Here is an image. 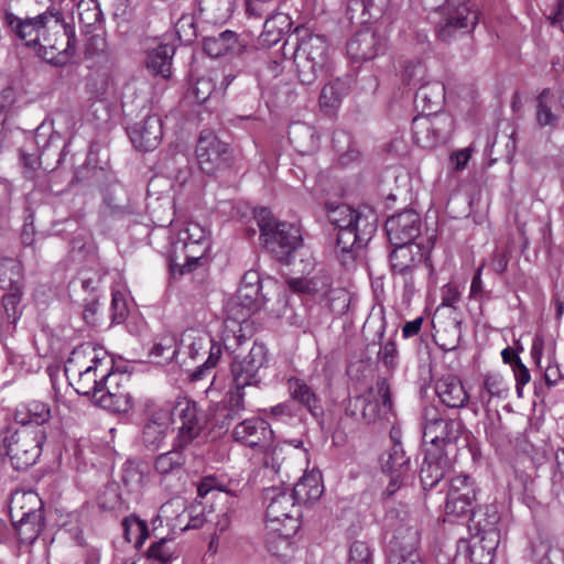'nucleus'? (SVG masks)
I'll list each match as a JSON object with an SVG mask.
<instances>
[{"mask_svg": "<svg viewBox=\"0 0 564 564\" xmlns=\"http://www.w3.org/2000/svg\"><path fill=\"white\" fill-rule=\"evenodd\" d=\"M200 242H209L207 230L198 223L189 221L178 230L175 238L172 240L171 246Z\"/></svg>", "mask_w": 564, "mask_h": 564, "instance_id": "nucleus-51", "label": "nucleus"}, {"mask_svg": "<svg viewBox=\"0 0 564 564\" xmlns=\"http://www.w3.org/2000/svg\"><path fill=\"white\" fill-rule=\"evenodd\" d=\"M286 535V528H281L279 531L269 530L267 538V549L271 556L275 557L281 564H288L294 556V544L292 536Z\"/></svg>", "mask_w": 564, "mask_h": 564, "instance_id": "nucleus-33", "label": "nucleus"}, {"mask_svg": "<svg viewBox=\"0 0 564 564\" xmlns=\"http://www.w3.org/2000/svg\"><path fill=\"white\" fill-rule=\"evenodd\" d=\"M425 77L426 67L422 62H410L405 65L402 79L406 85L419 88L427 83Z\"/></svg>", "mask_w": 564, "mask_h": 564, "instance_id": "nucleus-54", "label": "nucleus"}, {"mask_svg": "<svg viewBox=\"0 0 564 564\" xmlns=\"http://www.w3.org/2000/svg\"><path fill=\"white\" fill-rule=\"evenodd\" d=\"M478 487L468 475H457L449 480L445 512L455 517L468 516L477 500Z\"/></svg>", "mask_w": 564, "mask_h": 564, "instance_id": "nucleus-17", "label": "nucleus"}, {"mask_svg": "<svg viewBox=\"0 0 564 564\" xmlns=\"http://www.w3.org/2000/svg\"><path fill=\"white\" fill-rule=\"evenodd\" d=\"M328 221L336 230L335 252L343 265L354 262L356 251L364 248L377 230L373 215H365L348 205L332 208Z\"/></svg>", "mask_w": 564, "mask_h": 564, "instance_id": "nucleus-3", "label": "nucleus"}, {"mask_svg": "<svg viewBox=\"0 0 564 564\" xmlns=\"http://www.w3.org/2000/svg\"><path fill=\"white\" fill-rule=\"evenodd\" d=\"M4 22L15 37L52 65L67 64L75 52L74 29L56 9L25 19L6 12Z\"/></svg>", "mask_w": 564, "mask_h": 564, "instance_id": "nucleus-1", "label": "nucleus"}, {"mask_svg": "<svg viewBox=\"0 0 564 564\" xmlns=\"http://www.w3.org/2000/svg\"><path fill=\"white\" fill-rule=\"evenodd\" d=\"M112 369L107 352L93 343L75 347L65 362V375L78 394L95 399Z\"/></svg>", "mask_w": 564, "mask_h": 564, "instance_id": "nucleus-2", "label": "nucleus"}, {"mask_svg": "<svg viewBox=\"0 0 564 564\" xmlns=\"http://www.w3.org/2000/svg\"><path fill=\"white\" fill-rule=\"evenodd\" d=\"M349 564H372L371 551L367 543L362 541H355L349 547L348 554Z\"/></svg>", "mask_w": 564, "mask_h": 564, "instance_id": "nucleus-58", "label": "nucleus"}, {"mask_svg": "<svg viewBox=\"0 0 564 564\" xmlns=\"http://www.w3.org/2000/svg\"><path fill=\"white\" fill-rule=\"evenodd\" d=\"M232 437L250 448L264 451L271 447L274 433L265 420L254 416L238 423L232 430Z\"/></svg>", "mask_w": 564, "mask_h": 564, "instance_id": "nucleus-18", "label": "nucleus"}, {"mask_svg": "<svg viewBox=\"0 0 564 564\" xmlns=\"http://www.w3.org/2000/svg\"><path fill=\"white\" fill-rule=\"evenodd\" d=\"M288 43L294 46L293 61L299 80L312 85L326 72L328 46L324 36L304 28H296Z\"/></svg>", "mask_w": 564, "mask_h": 564, "instance_id": "nucleus-4", "label": "nucleus"}, {"mask_svg": "<svg viewBox=\"0 0 564 564\" xmlns=\"http://www.w3.org/2000/svg\"><path fill=\"white\" fill-rule=\"evenodd\" d=\"M384 329H386V322L383 319H381L379 328L377 330V337H378L379 344H380V349L378 351V358L387 368H394L398 362L397 345L392 337L387 340H383L384 339Z\"/></svg>", "mask_w": 564, "mask_h": 564, "instance_id": "nucleus-50", "label": "nucleus"}, {"mask_svg": "<svg viewBox=\"0 0 564 564\" xmlns=\"http://www.w3.org/2000/svg\"><path fill=\"white\" fill-rule=\"evenodd\" d=\"M292 26L290 17L285 13H274L265 18L260 42L264 46H273L282 40Z\"/></svg>", "mask_w": 564, "mask_h": 564, "instance_id": "nucleus-35", "label": "nucleus"}, {"mask_svg": "<svg viewBox=\"0 0 564 564\" xmlns=\"http://www.w3.org/2000/svg\"><path fill=\"white\" fill-rule=\"evenodd\" d=\"M264 495L269 500L265 512L268 530L286 528V535L295 534L300 528L301 509L291 490L271 487Z\"/></svg>", "mask_w": 564, "mask_h": 564, "instance_id": "nucleus-7", "label": "nucleus"}, {"mask_svg": "<svg viewBox=\"0 0 564 564\" xmlns=\"http://www.w3.org/2000/svg\"><path fill=\"white\" fill-rule=\"evenodd\" d=\"M445 87L440 82L421 85L415 93V102H422L424 110L432 111L444 99Z\"/></svg>", "mask_w": 564, "mask_h": 564, "instance_id": "nucleus-46", "label": "nucleus"}, {"mask_svg": "<svg viewBox=\"0 0 564 564\" xmlns=\"http://www.w3.org/2000/svg\"><path fill=\"white\" fill-rule=\"evenodd\" d=\"M215 85L209 77H200L194 84L192 94L199 104L205 102L213 94Z\"/></svg>", "mask_w": 564, "mask_h": 564, "instance_id": "nucleus-61", "label": "nucleus"}, {"mask_svg": "<svg viewBox=\"0 0 564 564\" xmlns=\"http://www.w3.org/2000/svg\"><path fill=\"white\" fill-rule=\"evenodd\" d=\"M361 408V416L367 423H373L386 416L392 410L390 387L386 379H379L375 388L365 394L349 400L346 412L356 415V410Z\"/></svg>", "mask_w": 564, "mask_h": 564, "instance_id": "nucleus-14", "label": "nucleus"}, {"mask_svg": "<svg viewBox=\"0 0 564 564\" xmlns=\"http://www.w3.org/2000/svg\"><path fill=\"white\" fill-rule=\"evenodd\" d=\"M346 95L347 87L345 83L336 79L323 87L319 96V105L322 108H335Z\"/></svg>", "mask_w": 564, "mask_h": 564, "instance_id": "nucleus-52", "label": "nucleus"}, {"mask_svg": "<svg viewBox=\"0 0 564 564\" xmlns=\"http://www.w3.org/2000/svg\"><path fill=\"white\" fill-rule=\"evenodd\" d=\"M178 37L185 42H192L196 37V28L193 17L182 15L175 25Z\"/></svg>", "mask_w": 564, "mask_h": 564, "instance_id": "nucleus-60", "label": "nucleus"}, {"mask_svg": "<svg viewBox=\"0 0 564 564\" xmlns=\"http://www.w3.org/2000/svg\"><path fill=\"white\" fill-rule=\"evenodd\" d=\"M77 9L79 21L87 26L95 25L101 19V11L94 0H82Z\"/></svg>", "mask_w": 564, "mask_h": 564, "instance_id": "nucleus-56", "label": "nucleus"}, {"mask_svg": "<svg viewBox=\"0 0 564 564\" xmlns=\"http://www.w3.org/2000/svg\"><path fill=\"white\" fill-rule=\"evenodd\" d=\"M178 557L174 539L163 538L153 542L148 550V558L159 564H169Z\"/></svg>", "mask_w": 564, "mask_h": 564, "instance_id": "nucleus-48", "label": "nucleus"}, {"mask_svg": "<svg viewBox=\"0 0 564 564\" xmlns=\"http://www.w3.org/2000/svg\"><path fill=\"white\" fill-rule=\"evenodd\" d=\"M267 362V348L263 344L254 343L247 356L242 359L235 358L230 365L232 382L235 387H259L261 378L260 369Z\"/></svg>", "mask_w": 564, "mask_h": 564, "instance_id": "nucleus-16", "label": "nucleus"}, {"mask_svg": "<svg viewBox=\"0 0 564 564\" xmlns=\"http://www.w3.org/2000/svg\"><path fill=\"white\" fill-rule=\"evenodd\" d=\"M509 386L498 372H489L484 377L478 401L482 406H488L494 398L506 399Z\"/></svg>", "mask_w": 564, "mask_h": 564, "instance_id": "nucleus-38", "label": "nucleus"}, {"mask_svg": "<svg viewBox=\"0 0 564 564\" xmlns=\"http://www.w3.org/2000/svg\"><path fill=\"white\" fill-rule=\"evenodd\" d=\"M122 527L124 540L140 549L149 534L147 523L137 517H128L122 521Z\"/></svg>", "mask_w": 564, "mask_h": 564, "instance_id": "nucleus-49", "label": "nucleus"}, {"mask_svg": "<svg viewBox=\"0 0 564 564\" xmlns=\"http://www.w3.org/2000/svg\"><path fill=\"white\" fill-rule=\"evenodd\" d=\"M386 47V39L371 28L356 32L347 43V54L354 62L377 57Z\"/></svg>", "mask_w": 564, "mask_h": 564, "instance_id": "nucleus-22", "label": "nucleus"}, {"mask_svg": "<svg viewBox=\"0 0 564 564\" xmlns=\"http://www.w3.org/2000/svg\"><path fill=\"white\" fill-rule=\"evenodd\" d=\"M129 138L135 149L140 151L154 150L163 135L162 120L159 116H147L140 122L128 129Z\"/></svg>", "mask_w": 564, "mask_h": 564, "instance_id": "nucleus-23", "label": "nucleus"}, {"mask_svg": "<svg viewBox=\"0 0 564 564\" xmlns=\"http://www.w3.org/2000/svg\"><path fill=\"white\" fill-rule=\"evenodd\" d=\"M170 425V409H160L154 411L143 426V445L151 451L160 448L167 436Z\"/></svg>", "mask_w": 564, "mask_h": 564, "instance_id": "nucleus-25", "label": "nucleus"}, {"mask_svg": "<svg viewBox=\"0 0 564 564\" xmlns=\"http://www.w3.org/2000/svg\"><path fill=\"white\" fill-rule=\"evenodd\" d=\"M219 359L220 352L217 348L216 351L212 352L204 364L198 366L189 376L192 382L210 379L209 386L205 389L206 397L210 399L217 398L223 388L221 384L216 383V375L214 373V368L218 364Z\"/></svg>", "mask_w": 564, "mask_h": 564, "instance_id": "nucleus-37", "label": "nucleus"}, {"mask_svg": "<svg viewBox=\"0 0 564 564\" xmlns=\"http://www.w3.org/2000/svg\"><path fill=\"white\" fill-rule=\"evenodd\" d=\"M421 228V217L412 209L393 215L386 221V231L391 245L416 243L415 239L420 236Z\"/></svg>", "mask_w": 564, "mask_h": 564, "instance_id": "nucleus-20", "label": "nucleus"}, {"mask_svg": "<svg viewBox=\"0 0 564 564\" xmlns=\"http://www.w3.org/2000/svg\"><path fill=\"white\" fill-rule=\"evenodd\" d=\"M45 438L43 427L26 425L19 426L13 432L8 430L3 446L12 467L17 470H25L33 466L42 453Z\"/></svg>", "mask_w": 564, "mask_h": 564, "instance_id": "nucleus-6", "label": "nucleus"}, {"mask_svg": "<svg viewBox=\"0 0 564 564\" xmlns=\"http://www.w3.org/2000/svg\"><path fill=\"white\" fill-rule=\"evenodd\" d=\"M290 285L301 292L313 293L318 296H327L332 289V276L328 273L314 275L310 280L291 281Z\"/></svg>", "mask_w": 564, "mask_h": 564, "instance_id": "nucleus-47", "label": "nucleus"}, {"mask_svg": "<svg viewBox=\"0 0 564 564\" xmlns=\"http://www.w3.org/2000/svg\"><path fill=\"white\" fill-rule=\"evenodd\" d=\"M171 424L177 431L175 446L187 447L197 438L204 427V419L195 402L183 398L170 410Z\"/></svg>", "mask_w": 564, "mask_h": 564, "instance_id": "nucleus-12", "label": "nucleus"}, {"mask_svg": "<svg viewBox=\"0 0 564 564\" xmlns=\"http://www.w3.org/2000/svg\"><path fill=\"white\" fill-rule=\"evenodd\" d=\"M288 391L292 400L303 405L317 421L324 416L321 399L315 391L300 378L292 377L288 380Z\"/></svg>", "mask_w": 564, "mask_h": 564, "instance_id": "nucleus-28", "label": "nucleus"}, {"mask_svg": "<svg viewBox=\"0 0 564 564\" xmlns=\"http://www.w3.org/2000/svg\"><path fill=\"white\" fill-rule=\"evenodd\" d=\"M390 564H423L416 550L412 546H399L397 542H390Z\"/></svg>", "mask_w": 564, "mask_h": 564, "instance_id": "nucleus-53", "label": "nucleus"}, {"mask_svg": "<svg viewBox=\"0 0 564 564\" xmlns=\"http://www.w3.org/2000/svg\"><path fill=\"white\" fill-rule=\"evenodd\" d=\"M289 138L301 152H310L317 148L318 138L313 127L294 122L289 129Z\"/></svg>", "mask_w": 564, "mask_h": 564, "instance_id": "nucleus-42", "label": "nucleus"}, {"mask_svg": "<svg viewBox=\"0 0 564 564\" xmlns=\"http://www.w3.org/2000/svg\"><path fill=\"white\" fill-rule=\"evenodd\" d=\"M453 128V120L445 113L416 116L412 121V132L415 142L425 149L435 148L444 142Z\"/></svg>", "mask_w": 564, "mask_h": 564, "instance_id": "nucleus-15", "label": "nucleus"}, {"mask_svg": "<svg viewBox=\"0 0 564 564\" xmlns=\"http://www.w3.org/2000/svg\"><path fill=\"white\" fill-rule=\"evenodd\" d=\"M324 487L322 484V475L316 471L304 474L299 481L294 485L291 492L297 500V503H307L317 501Z\"/></svg>", "mask_w": 564, "mask_h": 564, "instance_id": "nucleus-34", "label": "nucleus"}, {"mask_svg": "<svg viewBox=\"0 0 564 564\" xmlns=\"http://www.w3.org/2000/svg\"><path fill=\"white\" fill-rule=\"evenodd\" d=\"M209 247V242L172 245L170 253L172 267L180 268L182 274L191 272L207 253Z\"/></svg>", "mask_w": 564, "mask_h": 564, "instance_id": "nucleus-27", "label": "nucleus"}, {"mask_svg": "<svg viewBox=\"0 0 564 564\" xmlns=\"http://www.w3.org/2000/svg\"><path fill=\"white\" fill-rule=\"evenodd\" d=\"M51 417V410L46 403L32 401L28 405H22L14 413V422L19 426H37L47 422Z\"/></svg>", "mask_w": 564, "mask_h": 564, "instance_id": "nucleus-36", "label": "nucleus"}, {"mask_svg": "<svg viewBox=\"0 0 564 564\" xmlns=\"http://www.w3.org/2000/svg\"><path fill=\"white\" fill-rule=\"evenodd\" d=\"M479 21V10L469 0L447 10L437 26V37L448 43L462 35L470 34Z\"/></svg>", "mask_w": 564, "mask_h": 564, "instance_id": "nucleus-13", "label": "nucleus"}, {"mask_svg": "<svg viewBox=\"0 0 564 564\" xmlns=\"http://www.w3.org/2000/svg\"><path fill=\"white\" fill-rule=\"evenodd\" d=\"M555 96L550 88L543 89L536 97L535 119L539 127L554 129L558 123V116L553 110Z\"/></svg>", "mask_w": 564, "mask_h": 564, "instance_id": "nucleus-39", "label": "nucleus"}, {"mask_svg": "<svg viewBox=\"0 0 564 564\" xmlns=\"http://www.w3.org/2000/svg\"><path fill=\"white\" fill-rule=\"evenodd\" d=\"M261 452L264 453V468H270L274 474H278L285 460L284 447L273 442L270 448Z\"/></svg>", "mask_w": 564, "mask_h": 564, "instance_id": "nucleus-57", "label": "nucleus"}, {"mask_svg": "<svg viewBox=\"0 0 564 564\" xmlns=\"http://www.w3.org/2000/svg\"><path fill=\"white\" fill-rule=\"evenodd\" d=\"M130 381L129 373L112 368L93 402L112 413H128L133 408Z\"/></svg>", "mask_w": 564, "mask_h": 564, "instance_id": "nucleus-9", "label": "nucleus"}, {"mask_svg": "<svg viewBox=\"0 0 564 564\" xmlns=\"http://www.w3.org/2000/svg\"><path fill=\"white\" fill-rule=\"evenodd\" d=\"M245 47L246 45L239 40V36L230 30L220 32L218 35L207 36L203 43L206 54L214 58L225 55H240Z\"/></svg>", "mask_w": 564, "mask_h": 564, "instance_id": "nucleus-29", "label": "nucleus"}, {"mask_svg": "<svg viewBox=\"0 0 564 564\" xmlns=\"http://www.w3.org/2000/svg\"><path fill=\"white\" fill-rule=\"evenodd\" d=\"M181 347L185 349V352L192 358L197 359L205 355L210 356L212 352L219 349L220 356L223 355V346L217 343L213 337L204 332L189 329L185 332L181 339Z\"/></svg>", "mask_w": 564, "mask_h": 564, "instance_id": "nucleus-31", "label": "nucleus"}, {"mask_svg": "<svg viewBox=\"0 0 564 564\" xmlns=\"http://www.w3.org/2000/svg\"><path fill=\"white\" fill-rule=\"evenodd\" d=\"M460 301V292L455 284H446L442 291V307H449L456 311L457 304Z\"/></svg>", "mask_w": 564, "mask_h": 564, "instance_id": "nucleus-64", "label": "nucleus"}, {"mask_svg": "<svg viewBox=\"0 0 564 564\" xmlns=\"http://www.w3.org/2000/svg\"><path fill=\"white\" fill-rule=\"evenodd\" d=\"M112 322L121 323L128 312L126 297L121 292H112L111 300Z\"/></svg>", "mask_w": 564, "mask_h": 564, "instance_id": "nucleus-63", "label": "nucleus"}, {"mask_svg": "<svg viewBox=\"0 0 564 564\" xmlns=\"http://www.w3.org/2000/svg\"><path fill=\"white\" fill-rule=\"evenodd\" d=\"M513 373L517 381L516 390L519 398L522 397L523 387L530 381V372L519 357H514Z\"/></svg>", "mask_w": 564, "mask_h": 564, "instance_id": "nucleus-62", "label": "nucleus"}, {"mask_svg": "<svg viewBox=\"0 0 564 564\" xmlns=\"http://www.w3.org/2000/svg\"><path fill=\"white\" fill-rule=\"evenodd\" d=\"M394 248L390 253L391 268L395 273L406 275L417 267L427 256L429 246L422 243L392 245Z\"/></svg>", "mask_w": 564, "mask_h": 564, "instance_id": "nucleus-24", "label": "nucleus"}, {"mask_svg": "<svg viewBox=\"0 0 564 564\" xmlns=\"http://www.w3.org/2000/svg\"><path fill=\"white\" fill-rule=\"evenodd\" d=\"M21 288L11 289L9 293L2 297L4 312L8 319L15 322L19 318L18 305L21 300Z\"/></svg>", "mask_w": 564, "mask_h": 564, "instance_id": "nucleus-59", "label": "nucleus"}, {"mask_svg": "<svg viewBox=\"0 0 564 564\" xmlns=\"http://www.w3.org/2000/svg\"><path fill=\"white\" fill-rule=\"evenodd\" d=\"M262 302L260 274L253 270L247 271L237 294L225 305L227 318L241 324L261 307Z\"/></svg>", "mask_w": 564, "mask_h": 564, "instance_id": "nucleus-8", "label": "nucleus"}, {"mask_svg": "<svg viewBox=\"0 0 564 564\" xmlns=\"http://www.w3.org/2000/svg\"><path fill=\"white\" fill-rule=\"evenodd\" d=\"M177 352L176 340L172 335L162 336L150 350V356L170 361Z\"/></svg>", "mask_w": 564, "mask_h": 564, "instance_id": "nucleus-55", "label": "nucleus"}, {"mask_svg": "<svg viewBox=\"0 0 564 564\" xmlns=\"http://www.w3.org/2000/svg\"><path fill=\"white\" fill-rule=\"evenodd\" d=\"M196 155L200 170L208 175L228 169L234 162L230 147L210 130L200 132Z\"/></svg>", "mask_w": 564, "mask_h": 564, "instance_id": "nucleus-11", "label": "nucleus"}, {"mask_svg": "<svg viewBox=\"0 0 564 564\" xmlns=\"http://www.w3.org/2000/svg\"><path fill=\"white\" fill-rule=\"evenodd\" d=\"M175 54V46L169 43H161L150 50L147 55V68L156 76L164 79L171 77L172 59Z\"/></svg>", "mask_w": 564, "mask_h": 564, "instance_id": "nucleus-32", "label": "nucleus"}, {"mask_svg": "<svg viewBox=\"0 0 564 564\" xmlns=\"http://www.w3.org/2000/svg\"><path fill=\"white\" fill-rule=\"evenodd\" d=\"M254 218L265 249L279 261L289 263L292 253L302 245L300 228L294 224L278 221L267 208L256 210Z\"/></svg>", "mask_w": 564, "mask_h": 564, "instance_id": "nucleus-5", "label": "nucleus"}, {"mask_svg": "<svg viewBox=\"0 0 564 564\" xmlns=\"http://www.w3.org/2000/svg\"><path fill=\"white\" fill-rule=\"evenodd\" d=\"M185 449L186 447L175 446L174 442L171 451L156 457L154 465L155 470L163 476L180 471L186 460Z\"/></svg>", "mask_w": 564, "mask_h": 564, "instance_id": "nucleus-43", "label": "nucleus"}, {"mask_svg": "<svg viewBox=\"0 0 564 564\" xmlns=\"http://www.w3.org/2000/svg\"><path fill=\"white\" fill-rule=\"evenodd\" d=\"M391 438L393 445L388 453L381 457L382 470L383 473L408 475L410 471V458L405 455L402 444L394 441L393 435H391Z\"/></svg>", "mask_w": 564, "mask_h": 564, "instance_id": "nucleus-40", "label": "nucleus"}, {"mask_svg": "<svg viewBox=\"0 0 564 564\" xmlns=\"http://www.w3.org/2000/svg\"><path fill=\"white\" fill-rule=\"evenodd\" d=\"M477 540L470 545V561L475 564H487L494 558L495 552L500 543V538L489 542V535H476Z\"/></svg>", "mask_w": 564, "mask_h": 564, "instance_id": "nucleus-45", "label": "nucleus"}, {"mask_svg": "<svg viewBox=\"0 0 564 564\" xmlns=\"http://www.w3.org/2000/svg\"><path fill=\"white\" fill-rule=\"evenodd\" d=\"M464 431V424L459 419L440 416L435 409H426L424 412L423 441L427 447H441L451 453Z\"/></svg>", "mask_w": 564, "mask_h": 564, "instance_id": "nucleus-10", "label": "nucleus"}, {"mask_svg": "<svg viewBox=\"0 0 564 564\" xmlns=\"http://www.w3.org/2000/svg\"><path fill=\"white\" fill-rule=\"evenodd\" d=\"M22 278L20 261L13 258H0V289L21 288Z\"/></svg>", "mask_w": 564, "mask_h": 564, "instance_id": "nucleus-44", "label": "nucleus"}, {"mask_svg": "<svg viewBox=\"0 0 564 564\" xmlns=\"http://www.w3.org/2000/svg\"><path fill=\"white\" fill-rule=\"evenodd\" d=\"M246 388H238L231 382V387L226 393L224 405L220 413L224 416L223 425H229L232 421L240 419L242 412L246 410Z\"/></svg>", "mask_w": 564, "mask_h": 564, "instance_id": "nucleus-41", "label": "nucleus"}, {"mask_svg": "<svg viewBox=\"0 0 564 564\" xmlns=\"http://www.w3.org/2000/svg\"><path fill=\"white\" fill-rule=\"evenodd\" d=\"M29 505V512L17 514L19 519L11 520L15 528L21 543L32 544L43 530L42 500L39 495H29L25 497Z\"/></svg>", "mask_w": 564, "mask_h": 564, "instance_id": "nucleus-21", "label": "nucleus"}, {"mask_svg": "<svg viewBox=\"0 0 564 564\" xmlns=\"http://www.w3.org/2000/svg\"><path fill=\"white\" fill-rule=\"evenodd\" d=\"M470 512V529L475 530V535H489V542L500 538V514L497 505L479 506Z\"/></svg>", "mask_w": 564, "mask_h": 564, "instance_id": "nucleus-26", "label": "nucleus"}, {"mask_svg": "<svg viewBox=\"0 0 564 564\" xmlns=\"http://www.w3.org/2000/svg\"><path fill=\"white\" fill-rule=\"evenodd\" d=\"M435 391L442 403L448 408H463L469 400V395L462 381L453 375L438 379L435 384Z\"/></svg>", "mask_w": 564, "mask_h": 564, "instance_id": "nucleus-30", "label": "nucleus"}, {"mask_svg": "<svg viewBox=\"0 0 564 564\" xmlns=\"http://www.w3.org/2000/svg\"><path fill=\"white\" fill-rule=\"evenodd\" d=\"M454 460L448 449L426 447L424 460L420 470L423 488H434L452 469Z\"/></svg>", "mask_w": 564, "mask_h": 564, "instance_id": "nucleus-19", "label": "nucleus"}]
</instances>
